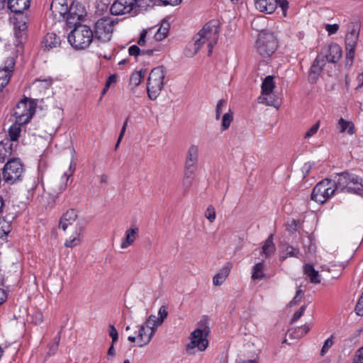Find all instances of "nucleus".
<instances>
[{
    "label": "nucleus",
    "mask_w": 363,
    "mask_h": 363,
    "mask_svg": "<svg viewBox=\"0 0 363 363\" xmlns=\"http://www.w3.org/2000/svg\"><path fill=\"white\" fill-rule=\"evenodd\" d=\"M218 22L215 20L210 21L194 35L193 43L189 44L185 51L186 56L193 57L204 45H206L208 50V55L210 56L212 54L214 45L218 43Z\"/></svg>",
    "instance_id": "nucleus-1"
},
{
    "label": "nucleus",
    "mask_w": 363,
    "mask_h": 363,
    "mask_svg": "<svg viewBox=\"0 0 363 363\" xmlns=\"http://www.w3.org/2000/svg\"><path fill=\"white\" fill-rule=\"evenodd\" d=\"M336 189L341 191L363 194V184L362 179L354 174L344 172L338 174L335 179Z\"/></svg>",
    "instance_id": "nucleus-2"
},
{
    "label": "nucleus",
    "mask_w": 363,
    "mask_h": 363,
    "mask_svg": "<svg viewBox=\"0 0 363 363\" xmlns=\"http://www.w3.org/2000/svg\"><path fill=\"white\" fill-rule=\"evenodd\" d=\"M67 40L76 50H84L91 44V29L86 25L75 26L69 33Z\"/></svg>",
    "instance_id": "nucleus-3"
},
{
    "label": "nucleus",
    "mask_w": 363,
    "mask_h": 363,
    "mask_svg": "<svg viewBox=\"0 0 363 363\" xmlns=\"http://www.w3.org/2000/svg\"><path fill=\"white\" fill-rule=\"evenodd\" d=\"M165 68L159 66L152 69L147 80V94L151 100L156 99L160 95L164 86Z\"/></svg>",
    "instance_id": "nucleus-4"
},
{
    "label": "nucleus",
    "mask_w": 363,
    "mask_h": 363,
    "mask_svg": "<svg viewBox=\"0 0 363 363\" xmlns=\"http://www.w3.org/2000/svg\"><path fill=\"white\" fill-rule=\"evenodd\" d=\"M60 14L65 18L67 26L71 28L82 25L81 21L86 16L87 12L82 4L77 2L72 3L68 10L67 8L62 9Z\"/></svg>",
    "instance_id": "nucleus-5"
},
{
    "label": "nucleus",
    "mask_w": 363,
    "mask_h": 363,
    "mask_svg": "<svg viewBox=\"0 0 363 363\" xmlns=\"http://www.w3.org/2000/svg\"><path fill=\"white\" fill-rule=\"evenodd\" d=\"M335 190H337L335 179H323L314 186L311 199L315 202L323 203L333 196Z\"/></svg>",
    "instance_id": "nucleus-6"
},
{
    "label": "nucleus",
    "mask_w": 363,
    "mask_h": 363,
    "mask_svg": "<svg viewBox=\"0 0 363 363\" xmlns=\"http://www.w3.org/2000/svg\"><path fill=\"white\" fill-rule=\"evenodd\" d=\"M210 329L205 321H201L199 327L191 333V342L187 345V349L198 348L199 351H204L208 345L207 337Z\"/></svg>",
    "instance_id": "nucleus-7"
},
{
    "label": "nucleus",
    "mask_w": 363,
    "mask_h": 363,
    "mask_svg": "<svg viewBox=\"0 0 363 363\" xmlns=\"http://www.w3.org/2000/svg\"><path fill=\"white\" fill-rule=\"evenodd\" d=\"M256 47L260 55L264 57H269L277 48V39L271 33L262 32L259 34Z\"/></svg>",
    "instance_id": "nucleus-8"
},
{
    "label": "nucleus",
    "mask_w": 363,
    "mask_h": 363,
    "mask_svg": "<svg viewBox=\"0 0 363 363\" xmlns=\"http://www.w3.org/2000/svg\"><path fill=\"white\" fill-rule=\"evenodd\" d=\"M115 21L110 17L104 16L99 19L92 30V39L95 38L99 40L106 42L111 40L113 30Z\"/></svg>",
    "instance_id": "nucleus-9"
},
{
    "label": "nucleus",
    "mask_w": 363,
    "mask_h": 363,
    "mask_svg": "<svg viewBox=\"0 0 363 363\" xmlns=\"http://www.w3.org/2000/svg\"><path fill=\"white\" fill-rule=\"evenodd\" d=\"M350 31L345 37V49L347 51L345 65L351 67L353 64L355 49L357 45L359 28L357 25L352 23L349 26Z\"/></svg>",
    "instance_id": "nucleus-10"
},
{
    "label": "nucleus",
    "mask_w": 363,
    "mask_h": 363,
    "mask_svg": "<svg viewBox=\"0 0 363 363\" xmlns=\"http://www.w3.org/2000/svg\"><path fill=\"white\" fill-rule=\"evenodd\" d=\"M23 173V167L19 159L9 160L3 169V179L9 184H13L21 179Z\"/></svg>",
    "instance_id": "nucleus-11"
},
{
    "label": "nucleus",
    "mask_w": 363,
    "mask_h": 363,
    "mask_svg": "<svg viewBox=\"0 0 363 363\" xmlns=\"http://www.w3.org/2000/svg\"><path fill=\"white\" fill-rule=\"evenodd\" d=\"M35 111L34 104L29 100H21L15 107L13 116L18 125L26 124Z\"/></svg>",
    "instance_id": "nucleus-12"
},
{
    "label": "nucleus",
    "mask_w": 363,
    "mask_h": 363,
    "mask_svg": "<svg viewBox=\"0 0 363 363\" xmlns=\"http://www.w3.org/2000/svg\"><path fill=\"white\" fill-rule=\"evenodd\" d=\"M275 88V83L272 76L266 77L262 84V96L259 97V102L267 106H272L276 108L279 106V103L272 96Z\"/></svg>",
    "instance_id": "nucleus-13"
},
{
    "label": "nucleus",
    "mask_w": 363,
    "mask_h": 363,
    "mask_svg": "<svg viewBox=\"0 0 363 363\" xmlns=\"http://www.w3.org/2000/svg\"><path fill=\"white\" fill-rule=\"evenodd\" d=\"M199 146L194 144L191 145L186 154L184 177L190 178L196 171L199 162Z\"/></svg>",
    "instance_id": "nucleus-14"
},
{
    "label": "nucleus",
    "mask_w": 363,
    "mask_h": 363,
    "mask_svg": "<svg viewBox=\"0 0 363 363\" xmlns=\"http://www.w3.org/2000/svg\"><path fill=\"white\" fill-rule=\"evenodd\" d=\"M256 8L261 12L267 13H273L277 6L281 8L284 12L288 9V1L286 0H255Z\"/></svg>",
    "instance_id": "nucleus-15"
},
{
    "label": "nucleus",
    "mask_w": 363,
    "mask_h": 363,
    "mask_svg": "<svg viewBox=\"0 0 363 363\" xmlns=\"http://www.w3.org/2000/svg\"><path fill=\"white\" fill-rule=\"evenodd\" d=\"M138 333L137 337L129 336L128 340L131 342H137L138 347L147 345L155 335L152 329L148 328L145 324L138 326Z\"/></svg>",
    "instance_id": "nucleus-16"
},
{
    "label": "nucleus",
    "mask_w": 363,
    "mask_h": 363,
    "mask_svg": "<svg viewBox=\"0 0 363 363\" xmlns=\"http://www.w3.org/2000/svg\"><path fill=\"white\" fill-rule=\"evenodd\" d=\"M135 0H116L111 6L112 14L119 16L129 13L133 9Z\"/></svg>",
    "instance_id": "nucleus-17"
},
{
    "label": "nucleus",
    "mask_w": 363,
    "mask_h": 363,
    "mask_svg": "<svg viewBox=\"0 0 363 363\" xmlns=\"http://www.w3.org/2000/svg\"><path fill=\"white\" fill-rule=\"evenodd\" d=\"M14 65V58L9 57L6 60L4 67L0 69V91H2L9 82Z\"/></svg>",
    "instance_id": "nucleus-18"
},
{
    "label": "nucleus",
    "mask_w": 363,
    "mask_h": 363,
    "mask_svg": "<svg viewBox=\"0 0 363 363\" xmlns=\"http://www.w3.org/2000/svg\"><path fill=\"white\" fill-rule=\"evenodd\" d=\"M325 65V57L322 55H318L313 61L308 72L309 83H316Z\"/></svg>",
    "instance_id": "nucleus-19"
},
{
    "label": "nucleus",
    "mask_w": 363,
    "mask_h": 363,
    "mask_svg": "<svg viewBox=\"0 0 363 363\" xmlns=\"http://www.w3.org/2000/svg\"><path fill=\"white\" fill-rule=\"evenodd\" d=\"M27 21L26 16L20 14L18 16L14 18V30L15 36L18 43H22L23 40L26 38L27 29Z\"/></svg>",
    "instance_id": "nucleus-20"
},
{
    "label": "nucleus",
    "mask_w": 363,
    "mask_h": 363,
    "mask_svg": "<svg viewBox=\"0 0 363 363\" xmlns=\"http://www.w3.org/2000/svg\"><path fill=\"white\" fill-rule=\"evenodd\" d=\"M75 169V166L72 161L69 166L68 171L65 172L61 177V181L55 182L53 186V191L59 194L64 191L67 188V182L69 178L72 175Z\"/></svg>",
    "instance_id": "nucleus-21"
},
{
    "label": "nucleus",
    "mask_w": 363,
    "mask_h": 363,
    "mask_svg": "<svg viewBox=\"0 0 363 363\" xmlns=\"http://www.w3.org/2000/svg\"><path fill=\"white\" fill-rule=\"evenodd\" d=\"M77 218V214L75 210L69 209L61 217L59 223V228H61L63 231H65L69 225H72V223L76 220Z\"/></svg>",
    "instance_id": "nucleus-22"
},
{
    "label": "nucleus",
    "mask_w": 363,
    "mask_h": 363,
    "mask_svg": "<svg viewBox=\"0 0 363 363\" xmlns=\"http://www.w3.org/2000/svg\"><path fill=\"white\" fill-rule=\"evenodd\" d=\"M42 43L44 49L49 51L52 49L59 48L61 44V40L60 37L55 33H48L44 37Z\"/></svg>",
    "instance_id": "nucleus-23"
},
{
    "label": "nucleus",
    "mask_w": 363,
    "mask_h": 363,
    "mask_svg": "<svg viewBox=\"0 0 363 363\" xmlns=\"http://www.w3.org/2000/svg\"><path fill=\"white\" fill-rule=\"evenodd\" d=\"M30 0H8V8L13 13L21 14L30 7Z\"/></svg>",
    "instance_id": "nucleus-24"
},
{
    "label": "nucleus",
    "mask_w": 363,
    "mask_h": 363,
    "mask_svg": "<svg viewBox=\"0 0 363 363\" xmlns=\"http://www.w3.org/2000/svg\"><path fill=\"white\" fill-rule=\"evenodd\" d=\"M325 57V62L336 63L342 57V49L337 45L334 44L329 47L328 54L322 55Z\"/></svg>",
    "instance_id": "nucleus-25"
},
{
    "label": "nucleus",
    "mask_w": 363,
    "mask_h": 363,
    "mask_svg": "<svg viewBox=\"0 0 363 363\" xmlns=\"http://www.w3.org/2000/svg\"><path fill=\"white\" fill-rule=\"evenodd\" d=\"M138 232L139 229L136 226L131 227L130 228L128 229L125 231V238L123 239L121 242V247L122 249H125L128 246L133 244L138 236Z\"/></svg>",
    "instance_id": "nucleus-26"
},
{
    "label": "nucleus",
    "mask_w": 363,
    "mask_h": 363,
    "mask_svg": "<svg viewBox=\"0 0 363 363\" xmlns=\"http://www.w3.org/2000/svg\"><path fill=\"white\" fill-rule=\"evenodd\" d=\"M273 234L269 235L262 247L261 254L266 258L270 257L275 252L276 247L273 242Z\"/></svg>",
    "instance_id": "nucleus-27"
},
{
    "label": "nucleus",
    "mask_w": 363,
    "mask_h": 363,
    "mask_svg": "<svg viewBox=\"0 0 363 363\" xmlns=\"http://www.w3.org/2000/svg\"><path fill=\"white\" fill-rule=\"evenodd\" d=\"M169 30V24L167 22H163L155 35V40L161 41L164 39L167 36Z\"/></svg>",
    "instance_id": "nucleus-28"
},
{
    "label": "nucleus",
    "mask_w": 363,
    "mask_h": 363,
    "mask_svg": "<svg viewBox=\"0 0 363 363\" xmlns=\"http://www.w3.org/2000/svg\"><path fill=\"white\" fill-rule=\"evenodd\" d=\"M145 74V71H143L142 69L138 72H133L130 77V85L133 87L138 86L144 78Z\"/></svg>",
    "instance_id": "nucleus-29"
},
{
    "label": "nucleus",
    "mask_w": 363,
    "mask_h": 363,
    "mask_svg": "<svg viewBox=\"0 0 363 363\" xmlns=\"http://www.w3.org/2000/svg\"><path fill=\"white\" fill-rule=\"evenodd\" d=\"M338 125L340 127V133H344L347 129L348 134L353 135L354 133V127L352 122L340 118L338 121Z\"/></svg>",
    "instance_id": "nucleus-30"
},
{
    "label": "nucleus",
    "mask_w": 363,
    "mask_h": 363,
    "mask_svg": "<svg viewBox=\"0 0 363 363\" xmlns=\"http://www.w3.org/2000/svg\"><path fill=\"white\" fill-rule=\"evenodd\" d=\"M162 321L157 318L154 315H151L149 316L147 320L144 323L148 328L152 329L154 330V333H155L156 329L158 326L162 325Z\"/></svg>",
    "instance_id": "nucleus-31"
},
{
    "label": "nucleus",
    "mask_w": 363,
    "mask_h": 363,
    "mask_svg": "<svg viewBox=\"0 0 363 363\" xmlns=\"http://www.w3.org/2000/svg\"><path fill=\"white\" fill-rule=\"evenodd\" d=\"M11 230V225L9 221L0 218V238L6 236Z\"/></svg>",
    "instance_id": "nucleus-32"
},
{
    "label": "nucleus",
    "mask_w": 363,
    "mask_h": 363,
    "mask_svg": "<svg viewBox=\"0 0 363 363\" xmlns=\"http://www.w3.org/2000/svg\"><path fill=\"white\" fill-rule=\"evenodd\" d=\"M233 120V113L230 110L225 113L222 118L221 129L223 131L229 128L230 123Z\"/></svg>",
    "instance_id": "nucleus-33"
},
{
    "label": "nucleus",
    "mask_w": 363,
    "mask_h": 363,
    "mask_svg": "<svg viewBox=\"0 0 363 363\" xmlns=\"http://www.w3.org/2000/svg\"><path fill=\"white\" fill-rule=\"evenodd\" d=\"M20 125H21L16 123L10 127L9 130V135L12 141H16L18 140L21 133Z\"/></svg>",
    "instance_id": "nucleus-34"
},
{
    "label": "nucleus",
    "mask_w": 363,
    "mask_h": 363,
    "mask_svg": "<svg viewBox=\"0 0 363 363\" xmlns=\"http://www.w3.org/2000/svg\"><path fill=\"white\" fill-rule=\"evenodd\" d=\"M303 286L302 284H301L298 287L296 292V295L294 297V298L289 302V305L290 306L297 305L301 300L302 299L304 292L303 290L301 289V287Z\"/></svg>",
    "instance_id": "nucleus-35"
},
{
    "label": "nucleus",
    "mask_w": 363,
    "mask_h": 363,
    "mask_svg": "<svg viewBox=\"0 0 363 363\" xmlns=\"http://www.w3.org/2000/svg\"><path fill=\"white\" fill-rule=\"evenodd\" d=\"M109 4L110 2L108 0L106 2H97V5L96 6L95 14L101 16L104 13H107Z\"/></svg>",
    "instance_id": "nucleus-36"
},
{
    "label": "nucleus",
    "mask_w": 363,
    "mask_h": 363,
    "mask_svg": "<svg viewBox=\"0 0 363 363\" xmlns=\"http://www.w3.org/2000/svg\"><path fill=\"white\" fill-rule=\"evenodd\" d=\"M11 145L7 147L6 145L0 144V162H4L11 155Z\"/></svg>",
    "instance_id": "nucleus-37"
},
{
    "label": "nucleus",
    "mask_w": 363,
    "mask_h": 363,
    "mask_svg": "<svg viewBox=\"0 0 363 363\" xmlns=\"http://www.w3.org/2000/svg\"><path fill=\"white\" fill-rule=\"evenodd\" d=\"M227 104V100L220 99L216 106V120L218 121L220 118V115L223 112V108Z\"/></svg>",
    "instance_id": "nucleus-38"
},
{
    "label": "nucleus",
    "mask_w": 363,
    "mask_h": 363,
    "mask_svg": "<svg viewBox=\"0 0 363 363\" xmlns=\"http://www.w3.org/2000/svg\"><path fill=\"white\" fill-rule=\"evenodd\" d=\"M304 279L313 284H319L321 281L320 274H304Z\"/></svg>",
    "instance_id": "nucleus-39"
},
{
    "label": "nucleus",
    "mask_w": 363,
    "mask_h": 363,
    "mask_svg": "<svg viewBox=\"0 0 363 363\" xmlns=\"http://www.w3.org/2000/svg\"><path fill=\"white\" fill-rule=\"evenodd\" d=\"M205 217L209 220V222L213 223L216 219V210L214 207L211 205L208 206L205 212Z\"/></svg>",
    "instance_id": "nucleus-40"
},
{
    "label": "nucleus",
    "mask_w": 363,
    "mask_h": 363,
    "mask_svg": "<svg viewBox=\"0 0 363 363\" xmlns=\"http://www.w3.org/2000/svg\"><path fill=\"white\" fill-rule=\"evenodd\" d=\"M320 122L319 121H317L308 131L306 132L304 138L308 139L316 134L320 128Z\"/></svg>",
    "instance_id": "nucleus-41"
},
{
    "label": "nucleus",
    "mask_w": 363,
    "mask_h": 363,
    "mask_svg": "<svg viewBox=\"0 0 363 363\" xmlns=\"http://www.w3.org/2000/svg\"><path fill=\"white\" fill-rule=\"evenodd\" d=\"M333 336L331 335L324 342L320 351V354L323 356L325 354V352H328V350L333 345Z\"/></svg>",
    "instance_id": "nucleus-42"
},
{
    "label": "nucleus",
    "mask_w": 363,
    "mask_h": 363,
    "mask_svg": "<svg viewBox=\"0 0 363 363\" xmlns=\"http://www.w3.org/2000/svg\"><path fill=\"white\" fill-rule=\"evenodd\" d=\"M228 274H216L213 278V283L215 286H220L226 279Z\"/></svg>",
    "instance_id": "nucleus-43"
},
{
    "label": "nucleus",
    "mask_w": 363,
    "mask_h": 363,
    "mask_svg": "<svg viewBox=\"0 0 363 363\" xmlns=\"http://www.w3.org/2000/svg\"><path fill=\"white\" fill-rule=\"evenodd\" d=\"M60 340V333L55 337V342L50 346L48 354V355H53L56 353V352L58 350V344Z\"/></svg>",
    "instance_id": "nucleus-44"
},
{
    "label": "nucleus",
    "mask_w": 363,
    "mask_h": 363,
    "mask_svg": "<svg viewBox=\"0 0 363 363\" xmlns=\"http://www.w3.org/2000/svg\"><path fill=\"white\" fill-rule=\"evenodd\" d=\"M43 321V315L41 311H36L32 315V322L35 325H39Z\"/></svg>",
    "instance_id": "nucleus-45"
},
{
    "label": "nucleus",
    "mask_w": 363,
    "mask_h": 363,
    "mask_svg": "<svg viewBox=\"0 0 363 363\" xmlns=\"http://www.w3.org/2000/svg\"><path fill=\"white\" fill-rule=\"evenodd\" d=\"M78 235L79 233H76V235L73 238H70L69 240L65 241V245L67 247H73L74 246L77 245L79 242Z\"/></svg>",
    "instance_id": "nucleus-46"
},
{
    "label": "nucleus",
    "mask_w": 363,
    "mask_h": 363,
    "mask_svg": "<svg viewBox=\"0 0 363 363\" xmlns=\"http://www.w3.org/2000/svg\"><path fill=\"white\" fill-rule=\"evenodd\" d=\"M286 257H283V258H286V257H298V255L299 254L298 250L294 248V247L289 245L286 247Z\"/></svg>",
    "instance_id": "nucleus-47"
},
{
    "label": "nucleus",
    "mask_w": 363,
    "mask_h": 363,
    "mask_svg": "<svg viewBox=\"0 0 363 363\" xmlns=\"http://www.w3.org/2000/svg\"><path fill=\"white\" fill-rule=\"evenodd\" d=\"M159 319L164 322L168 315L167 307L166 306H162L158 311Z\"/></svg>",
    "instance_id": "nucleus-48"
},
{
    "label": "nucleus",
    "mask_w": 363,
    "mask_h": 363,
    "mask_svg": "<svg viewBox=\"0 0 363 363\" xmlns=\"http://www.w3.org/2000/svg\"><path fill=\"white\" fill-rule=\"evenodd\" d=\"M109 335L112 339V342L114 344L118 339V333L114 325H111L109 326Z\"/></svg>",
    "instance_id": "nucleus-49"
},
{
    "label": "nucleus",
    "mask_w": 363,
    "mask_h": 363,
    "mask_svg": "<svg viewBox=\"0 0 363 363\" xmlns=\"http://www.w3.org/2000/svg\"><path fill=\"white\" fill-rule=\"evenodd\" d=\"M128 120H129V118L128 117L126 118V120L124 121L123 123V127H122V129L121 130V133H120V135H119V137L118 138V140H117V143H116V149L118 147L124 134H125V130H126V127H127V125H128Z\"/></svg>",
    "instance_id": "nucleus-50"
},
{
    "label": "nucleus",
    "mask_w": 363,
    "mask_h": 363,
    "mask_svg": "<svg viewBox=\"0 0 363 363\" xmlns=\"http://www.w3.org/2000/svg\"><path fill=\"white\" fill-rule=\"evenodd\" d=\"M129 55L134 57H138V55H140L141 54V50L139 48L138 46L134 45L129 48L128 49Z\"/></svg>",
    "instance_id": "nucleus-51"
},
{
    "label": "nucleus",
    "mask_w": 363,
    "mask_h": 363,
    "mask_svg": "<svg viewBox=\"0 0 363 363\" xmlns=\"http://www.w3.org/2000/svg\"><path fill=\"white\" fill-rule=\"evenodd\" d=\"M339 29V26L337 24H326L325 30L328 33L329 35L335 34Z\"/></svg>",
    "instance_id": "nucleus-52"
},
{
    "label": "nucleus",
    "mask_w": 363,
    "mask_h": 363,
    "mask_svg": "<svg viewBox=\"0 0 363 363\" xmlns=\"http://www.w3.org/2000/svg\"><path fill=\"white\" fill-rule=\"evenodd\" d=\"M306 308V305L302 306L299 308V310L294 314L291 321L294 322V321H296L297 320H298L304 313Z\"/></svg>",
    "instance_id": "nucleus-53"
},
{
    "label": "nucleus",
    "mask_w": 363,
    "mask_h": 363,
    "mask_svg": "<svg viewBox=\"0 0 363 363\" xmlns=\"http://www.w3.org/2000/svg\"><path fill=\"white\" fill-rule=\"evenodd\" d=\"M311 327H312V324L308 323V324H305L304 325L299 328L298 330L301 332V335H306L311 329Z\"/></svg>",
    "instance_id": "nucleus-54"
},
{
    "label": "nucleus",
    "mask_w": 363,
    "mask_h": 363,
    "mask_svg": "<svg viewBox=\"0 0 363 363\" xmlns=\"http://www.w3.org/2000/svg\"><path fill=\"white\" fill-rule=\"evenodd\" d=\"M164 5L177 6L182 2V0H160Z\"/></svg>",
    "instance_id": "nucleus-55"
},
{
    "label": "nucleus",
    "mask_w": 363,
    "mask_h": 363,
    "mask_svg": "<svg viewBox=\"0 0 363 363\" xmlns=\"http://www.w3.org/2000/svg\"><path fill=\"white\" fill-rule=\"evenodd\" d=\"M334 267V269H330V268H323V270H327L328 272L330 271H342L344 270L345 268V264H339V265H333V266Z\"/></svg>",
    "instance_id": "nucleus-56"
},
{
    "label": "nucleus",
    "mask_w": 363,
    "mask_h": 363,
    "mask_svg": "<svg viewBox=\"0 0 363 363\" xmlns=\"http://www.w3.org/2000/svg\"><path fill=\"white\" fill-rule=\"evenodd\" d=\"M356 357L357 363H363V347L357 350Z\"/></svg>",
    "instance_id": "nucleus-57"
},
{
    "label": "nucleus",
    "mask_w": 363,
    "mask_h": 363,
    "mask_svg": "<svg viewBox=\"0 0 363 363\" xmlns=\"http://www.w3.org/2000/svg\"><path fill=\"white\" fill-rule=\"evenodd\" d=\"M7 299V294L5 290L0 289V305L5 302Z\"/></svg>",
    "instance_id": "nucleus-58"
},
{
    "label": "nucleus",
    "mask_w": 363,
    "mask_h": 363,
    "mask_svg": "<svg viewBox=\"0 0 363 363\" xmlns=\"http://www.w3.org/2000/svg\"><path fill=\"white\" fill-rule=\"evenodd\" d=\"M263 269H264V264L262 262H259L253 267L252 272H261L263 270Z\"/></svg>",
    "instance_id": "nucleus-59"
},
{
    "label": "nucleus",
    "mask_w": 363,
    "mask_h": 363,
    "mask_svg": "<svg viewBox=\"0 0 363 363\" xmlns=\"http://www.w3.org/2000/svg\"><path fill=\"white\" fill-rule=\"evenodd\" d=\"M116 82V78L115 75H111L108 77L106 85L107 87H110L111 84L115 83Z\"/></svg>",
    "instance_id": "nucleus-60"
},
{
    "label": "nucleus",
    "mask_w": 363,
    "mask_h": 363,
    "mask_svg": "<svg viewBox=\"0 0 363 363\" xmlns=\"http://www.w3.org/2000/svg\"><path fill=\"white\" fill-rule=\"evenodd\" d=\"M304 272H318L314 267L311 264H306L304 267Z\"/></svg>",
    "instance_id": "nucleus-61"
},
{
    "label": "nucleus",
    "mask_w": 363,
    "mask_h": 363,
    "mask_svg": "<svg viewBox=\"0 0 363 363\" xmlns=\"http://www.w3.org/2000/svg\"><path fill=\"white\" fill-rule=\"evenodd\" d=\"M264 277V274H252V279L253 281L261 280Z\"/></svg>",
    "instance_id": "nucleus-62"
},
{
    "label": "nucleus",
    "mask_w": 363,
    "mask_h": 363,
    "mask_svg": "<svg viewBox=\"0 0 363 363\" xmlns=\"http://www.w3.org/2000/svg\"><path fill=\"white\" fill-rule=\"evenodd\" d=\"M99 179L101 184H106L108 182V176L106 174H101L99 177Z\"/></svg>",
    "instance_id": "nucleus-63"
},
{
    "label": "nucleus",
    "mask_w": 363,
    "mask_h": 363,
    "mask_svg": "<svg viewBox=\"0 0 363 363\" xmlns=\"http://www.w3.org/2000/svg\"><path fill=\"white\" fill-rule=\"evenodd\" d=\"M357 80L359 82L357 88H360L363 86V72L358 75Z\"/></svg>",
    "instance_id": "nucleus-64"
}]
</instances>
